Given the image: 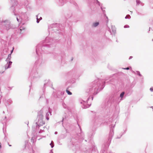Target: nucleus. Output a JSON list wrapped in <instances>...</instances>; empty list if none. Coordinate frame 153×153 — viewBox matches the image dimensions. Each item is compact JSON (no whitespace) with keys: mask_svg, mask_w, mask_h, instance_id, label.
<instances>
[{"mask_svg":"<svg viewBox=\"0 0 153 153\" xmlns=\"http://www.w3.org/2000/svg\"><path fill=\"white\" fill-rule=\"evenodd\" d=\"M109 78L110 79L106 78L104 80L100 79L99 78L95 80L91 84V86L86 90V92L90 95V96L87 98L86 101L82 100H79L80 103L82 104V108L85 109L89 107L91 103H88V101L90 99L92 100L94 97L93 95H95L100 91L102 90L105 86V84H112L115 85L116 82L117 83V80L118 79V76L117 74H115L110 76Z\"/></svg>","mask_w":153,"mask_h":153,"instance_id":"1","label":"nucleus"},{"mask_svg":"<svg viewBox=\"0 0 153 153\" xmlns=\"http://www.w3.org/2000/svg\"><path fill=\"white\" fill-rule=\"evenodd\" d=\"M55 41L52 38L47 37L43 42V44H39L36 47V50L37 54L39 56V58L36 60L35 62V66H40L43 62L41 55L40 54L43 53H47L44 51H46L48 48H51L55 46Z\"/></svg>","mask_w":153,"mask_h":153,"instance_id":"2","label":"nucleus"},{"mask_svg":"<svg viewBox=\"0 0 153 153\" xmlns=\"http://www.w3.org/2000/svg\"><path fill=\"white\" fill-rule=\"evenodd\" d=\"M125 92L123 91L121 93L120 97L117 93H114L111 95L107 102H104L102 105V108L105 110L108 115L110 113L112 110V104L115 102L119 104L120 102L124 99V97Z\"/></svg>","mask_w":153,"mask_h":153,"instance_id":"3","label":"nucleus"},{"mask_svg":"<svg viewBox=\"0 0 153 153\" xmlns=\"http://www.w3.org/2000/svg\"><path fill=\"white\" fill-rule=\"evenodd\" d=\"M78 126L80 129V133L76 134L73 135L71 139L70 142L73 145V147H75V148H79L78 144L80 143L82 140H84V135L83 133L82 132L81 127L78 124Z\"/></svg>","mask_w":153,"mask_h":153,"instance_id":"4","label":"nucleus"},{"mask_svg":"<svg viewBox=\"0 0 153 153\" xmlns=\"http://www.w3.org/2000/svg\"><path fill=\"white\" fill-rule=\"evenodd\" d=\"M38 70L37 68H31L30 70L28 79L31 84L37 82L41 77L38 73Z\"/></svg>","mask_w":153,"mask_h":153,"instance_id":"5","label":"nucleus"},{"mask_svg":"<svg viewBox=\"0 0 153 153\" xmlns=\"http://www.w3.org/2000/svg\"><path fill=\"white\" fill-rule=\"evenodd\" d=\"M115 124L114 126H111L110 127V131L107 140L105 141L103 144L102 145V148L104 150V152L103 153H108L106 151L108 149L109 146L111 143L112 138L114 134V128L115 127ZM109 153H114L112 152H109Z\"/></svg>","mask_w":153,"mask_h":153,"instance_id":"6","label":"nucleus"},{"mask_svg":"<svg viewBox=\"0 0 153 153\" xmlns=\"http://www.w3.org/2000/svg\"><path fill=\"white\" fill-rule=\"evenodd\" d=\"M43 111L42 109H41L38 112V115L36 118L37 121L36 123V130L37 131L39 129L40 127L45 123V122L44 120V117L43 114Z\"/></svg>","mask_w":153,"mask_h":153,"instance_id":"7","label":"nucleus"},{"mask_svg":"<svg viewBox=\"0 0 153 153\" xmlns=\"http://www.w3.org/2000/svg\"><path fill=\"white\" fill-rule=\"evenodd\" d=\"M1 23L3 29L7 31L14 29L15 28V26L11 24L10 21L7 20H2Z\"/></svg>","mask_w":153,"mask_h":153,"instance_id":"8","label":"nucleus"},{"mask_svg":"<svg viewBox=\"0 0 153 153\" xmlns=\"http://www.w3.org/2000/svg\"><path fill=\"white\" fill-rule=\"evenodd\" d=\"M60 24L57 23H53L51 24L49 27V30L53 31V32L60 33L59 30V29Z\"/></svg>","mask_w":153,"mask_h":153,"instance_id":"9","label":"nucleus"},{"mask_svg":"<svg viewBox=\"0 0 153 153\" xmlns=\"http://www.w3.org/2000/svg\"><path fill=\"white\" fill-rule=\"evenodd\" d=\"M44 85L42 88V90L44 94L46 88L47 86H49L53 89H54V88L53 86L52 83L50 79L45 80L44 81Z\"/></svg>","mask_w":153,"mask_h":153,"instance_id":"10","label":"nucleus"},{"mask_svg":"<svg viewBox=\"0 0 153 153\" xmlns=\"http://www.w3.org/2000/svg\"><path fill=\"white\" fill-rule=\"evenodd\" d=\"M51 56L53 59H58L59 56H60V59L62 62L65 56V53L64 52H63L61 53H60L58 52H54L52 53Z\"/></svg>","mask_w":153,"mask_h":153,"instance_id":"11","label":"nucleus"},{"mask_svg":"<svg viewBox=\"0 0 153 153\" xmlns=\"http://www.w3.org/2000/svg\"><path fill=\"white\" fill-rule=\"evenodd\" d=\"M21 20V24L22 25H24L26 22L28 20V17L26 12H22L20 14Z\"/></svg>","mask_w":153,"mask_h":153,"instance_id":"12","label":"nucleus"},{"mask_svg":"<svg viewBox=\"0 0 153 153\" xmlns=\"http://www.w3.org/2000/svg\"><path fill=\"white\" fill-rule=\"evenodd\" d=\"M66 1H69L70 3L72 4L75 6L77 5V4L74 0H56V1L59 4V5L62 6L64 4Z\"/></svg>","mask_w":153,"mask_h":153,"instance_id":"13","label":"nucleus"},{"mask_svg":"<svg viewBox=\"0 0 153 153\" xmlns=\"http://www.w3.org/2000/svg\"><path fill=\"white\" fill-rule=\"evenodd\" d=\"M76 74V73L75 72V71L72 70L67 73L66 76L69 78H74Z\"/></svg>","mask_w":153,"mask_h":153,"instance_id":"14","label":"nucleus"},{"mask_svg":"<svg viewBox=\"0 0 153 153\" xmlns=\"http://www.w3.org/2000/svg\"><path fill=\"white\" fill-rule=\"evenodd\" d=\"M52 94V97H53V98H59L60 96V94H59V92L60 91L59 90H56L54 89Z\"/></svg>","mask_w":153,"mask_h":153,"instance_id":"15","label":"nucleus"},{"mask_svg":"<svg viewBox=\"0 0 153 153\" xmlns=\"http://www.w3.org/2000/svg\"><path fill=\"white\" fill-rule=\"evenodd\" d=\"M25 27L24 26H20L19 29H17L16 30L18 33L20 34L24 33L25 31Z\"/></svg>","mask_w":153,"mask_h":153,"instance_id":"16","label":"nucleus"},{"mask_svg":"<svg viewBox=\"0 0 153 153\" xmlns=\"http://www.w3.org/2000/svg\"><path fill=\"white\" fill-rule=\"evenodd\" d=\"M52 112V109L51 108H49L48 111L47 112H46V115H45L46 119L47 120H48L49 119V114H50V115H51Z\"/></svg>","mask_w":153,"mask_h":153,"instance_id":"17","label":"nucleus"},{"mask_svg":"<svg viewBox=\"0 0 153 153\" xmlns=\"http://www.w3.org/2000/svg\"><path fill=\"white\" fill-rule=\"evenodd\" d=\"M66 130V133L65 134H62L59 136L60 139H63L65 138L67 136V133L68 132L67 130L65 128Z\"/></svg>","mask_w":153,"mask_h":153,"instance_id":"18","label":"nucleus"},{"mask_svg":"<svg viewBox=\"0 0 153 153\" xmlns=\"http://www.w3.org/2000/svg\"><path fill=\"white\" fill-rule=\"evenodd\" d=\"M127 128H126L125 130H123V132H122L121 133H120L119 135H117V139H120L121 137L123 136V135L126 133V131H127Z\"/></svg>","mask_w":153,"mask_h":153,"instance_id":"19","label":"nucleus"},{"mask_svg":"<svg viewBox=\"0 0 153 153\" xmlns=\"http://www.w3.org/2000/svg\"><path fill=\"white\" fill-rule=\"evenodd\" d=\"M36 22L38 23L39 22L40 20H42V18L41 16L39 17V14L36 15Z\"/></svg>","mask_w":153,"mask_h":153,"instance_id":"20","label":"nucleus"},{"mask_svg":"<svg viewBox=\"0 0 153 153\" xmlns=\"http://www.w3.org/2000/svg\"><path fill=\"white\" fill-rule=\"evenodd\" d=\"M99 24V22H94L93 23L92 25V27H96L97 26H98Z\"/></svg>","mask_w":153,"mask_h":153,"instance_id":"21","label":"nucleus"},{"mask_svg":"<svg viewBox=\"0 0 153 153\" xmlns=\"http://www.w3.org/2000/svg\"><path fill=\"white\" fill-rule=\"evenodd\" d=\"M62 105L64 108L67 109L68 110L70 111L71 110L70 109V108L69 107H68L66 104L65 103H63L62 104Z\"/></svg>","mask_w":153,"mask_h":153,"instance_id":"22","label":"nucleus"},{"mask_svg":"<svg viewBox=\"0 0 153 153\" xmlns=\"http://www.w3.org/2000/svg\"><path fill=\"white\" fill-rule=\"evenodd\" d=\"M132 73H134L135 74H137V75L141 77L142 76V75L140 74V72L139 71H136V72L132 71Z\"/></svg>","mask_w":153,"mask_h":153,"instance_id":"23","label":"nucleus"},{"mask_svg":"<svg viewBox=\"0 0 153 153\" xmlns=\"http://www.w3.org/2000/svg\"><path fill=\"white\" fill-rule=\"evenodd\" d=\"M13 103V101L12 100L10 99H9L7 100V103L9 105H10Z\"/></svg>","mask_w":153,"mask_h":153,"instance_id":"24","label":"nucleus"},{"mask_svg":"<svg viewBox=\"0 0 153 153\" xmlns=\"http://www.w3.org/2000/svg\"><path fill=\"white\" fill-rule=\"evenodd\" d=\"M65 118V119L66 118V116H65L64 117H62V120L61 121L59 122H58V123H60L61 122H62V126L63 127H64V126H63V121H64Z\"/></svg>","mask_w":153,"mask_h":153,"instance_id":"25","label":"nucleus"},{"mask_svg":"<svg viewBox=\"0 0 153 153\" xmlns=\"http://www.w3.org/2000/svg\"><path fill=\"white\" fill-rule=\"evenodd\" d=\"M66 92L67 93V94L69 95H71L72 94V93L68 90V88H67L66 90Z\"/></svg>","mask_w":153,"mask_h":153,"instance_id":"26","label":"nucleus"},{"mask_svg":"<svg viewBox=\"0 0 153 153\" xmlns=\"http://www.w3.org/2000/svg\"><path fill=\"white\" fill-rule=\"evenodd\" d=\"M95 134V133H94V132H92L91 134H90V135H89L88 136L89 137V140H91V137H92V136L94 135Z\"/></svg>","mask_w":153,"mask_h":153,"instance_id":"27","label":"nucleus"},{"mask_svg":"<svg viewBox=\"0 0 153 153\" xmlns=\"http://www.w3.org/2000/svg\"><path fill=\"white\" fill-rule=\"evenodd\" d=\"M14 6H15V4H13L10 7V9L13 10V11H14L16 10V8H15L16 7H14Z\"/></svg>","mask_w":153,"mask_h":153,"instance_id":"28","label":"nucleus"},{"mask_svg":"<svg viewBox=\"0 0 153 153\" xmlns=\"http://www.w3.org/2000/svg\"><path fill=\"white\" fill-rule=\"evenodd\" d=\"M45 127H44L43 128V129H41L39 131V134H41L42 133L44 132V129L45 128Z\"/></svg>","mask_w":153,"mask_h":153,"instance_id":"29","label":"nucleus"},{"mask_svg":"<svg viewBox=\"0 0 153 153\" xmlns=\"http://www.w3.org/2000/svg\"><path fill=\"white\" fill-rule=\"evenodd\" d=\"M111 29L112 30V32L114 33H115L116 32V29L114 27H113V26H111Z\"/></svg>","mask_w":153,"mask_h":153,"instance_id":"30","label":"nucleus"},{"mask_svg":"<svg viewBox=\"0 0 153 153\" xmlns=\"http://www.w3.org/2000/svg\"><path fill=\"white\" fill-rule=\"evenodd\" d=\"M136 2L137 3L136 5L137 6L139 5L140 4H141V2L139 0H136Z\"/></svg>","mask_w":153,"mask_h":153,"instance_id":"31","label":"nucleus"},{"mask_svg":"<svg viewBox=\"0 0 153 153\" xmlns=\"http://www.w3.org/2000/svg\"><path fill=\"white\" fill-rule=\"evenodd\" d=\"M122 69L126 70H131L132 69V68H122Z\"/></svg>","mask_w":153,"mask_h":153,"instance_id":"32","label":"nucleus"},{"mask_svg":"<svg viewBox=\"0 0 153 153\" xmlns=\"http://www.w3.org/2000/svg\"><path fill=\"white\" fill-rule=\"evenodd\" d=\"M65 93V91H60V92H59V94H60V96L63 95Z\"/></svg>","mask_w":153,"mask_h":153,"instance_id":"33","label":"nucleus"},{"mask_svg":"<svg viewBox=\"0 0 153 153\" xmlns=\"http://www.w3.org/2000/svg\"><path fill=\"white\" fill-rule=\"evenodd\" d=\"M12 63V62L11 61H10L8 63H7V67H10V66L11 65ZM5 67H6V66Z\"/></svg>","mask_w":153,"mask_h":153,"instance_id":"34","label":"nucleus"},{"mask_svg":"<svg viewBox=\"0 0 153 153\" xmlns=\"http://www.w3.org/2000/svg\"><path fill=\"white\" fill-rule=\"evenodd\" d=\"M4 68V70L3 71H0V74H3L4 72V71L6 70L7 69L9 68Z\"/></svg>","mask_w":153,"mask_h":153,"instance_id":"35","label":"nucleus"},{"mask_svg":"<svg viewBox=\"0 0 153 153\" xmlns=\"http://www.w3.org/2000/svg\"><path fill=\"white\" fill-rule=\"evenodd\" d=\"M97 2H96V4H98L99 6H102V4L100 2L98 1V0H96Z\"/></svg>","mask_w":153,"mask_h":153,"instance_id":"36","label":"nucleus"},{"mask_svg":"<svg viewBox=\"0 0 153 153\" xmlns=\"http://www.w3.org/2000/svg\"><path fill=\"white\" fill-rule=\"evenodd\" d=\"M130 18L131 16L129 14L127 15L125 17L126 19H130Z\"/></svg>","mask_w":153,"mask_h":153,"instance_id":"37","label":"nucleus"},{"mask_svg":"<svg viewBox=\"0 0 153 153\" xmlns=\"http://www.w3.org/2000/svg\"><path fill=\"white\" fill-rule=\"evenodd\" d=\"M93 121L94 123H97V122H99V120H98L96 119V117H94V119H93Z\"/></svg>","mask_w":153,"mask_h":153,"instance_id":"38","label":"nucleus"},{"mask_svg":"<svg viewBox=\"0 0 153 153\" xmlns=\"http://www.w3.org/2000/svg\"><path fill=\"white\" fill-rule=\"evenodd\" d=\"M19 17H20V16ZM16 19L17 21L18 22H21V18L19 17V19L18 17H16Z\"/></svg>","mask_w":153,"mask_h":153,"instance_id":"39","label":"nucleus"},{"mask_svg":"<svg viewBox=\"0 0 153 153\" xmlns=\"http://www.w3.org/2000/svg\"><path fill=\"white\" fill-rule=\"evenodd\" d=\"M11 1L12 2H14L15 3V4L16 5V6H17V2H15V1H16L15 0H11Z\"/></svg>","mask_w":153,"mask_h":153,"instance_id":"40","label":"nucleus"},{"mask_svg":"<svg viewBox=\"0 0 153 153\" xmlns=\"http://www.w3.org/2000/svg\"><path fill=\"white\" fill-rule=\"evenodd\" d=\"M100 7H101V9L102 10L103 13L104 14L105 13V10H103L102 6H101Z\"/></svg>","mask_w":153,"mask_h":153,"instance_id":"41","label":"nucleus"},{"mask_svg":"<svg viewBox=\"0 0 153 153\" xmlns=\"http://www.w3.org/2000/svg\"><path fill=\"white\" fill-rule=\"evenodd\" d=\"M129 27V26L128 25H125L124 26V27L125 28H128V27Z\"/></svg>","mask_w":153,"mask_h":153,"instance_id":"42","label":"nucleus"},{"mask_svg":"<svg viewBox=\"0 0 153 153\" xmlns=\"http://www.w3.org/2000/svg\"><path fill=\"white\" fill-rule=\"evenodd\" d=\"M46 103L47 104H48L49 103V100L48 99H46Z\"/></svg>","mask_w":153,"mask_h":153,"instance_id":"43","label":"nucleus"},{"mask_svg":"<svg viewBox=\"0 0 153 153\" xmlns=\"http://www.w3.org/2000/svg\"><path fill=\"white\" fill-rule=\"evenodd\" d=\"M50 145H51V147L52 148H53L54 146V145L53 144H52L51 143H50Z\"/></svg>","mask_w":153,"mask_h":153,"instance_id":"44","label":"nucleus"},{"mask_svg":"<svg viewBox=\"0 0 153 153\" xmlns=\"http://www.w3.org/2000/svg\"><path fill=\"white\" fill-rule=\"evenodd\" d=\"M50 145H51V147L52 148H53L54 146V145L53 144H52L51 143H50Z\"/></svg>","mask_w":153,"mask_h":153,"instance_id":"45","label":"nucleus"},{"mask_svg":"<svg viewBox=\"0 0 153 153\" xmlns=\"http://www.w3.org/2000/svg\"><path fill=\"white\" fill-rule=\"evenodd\" d=\"M50 145H51V147L52 148H53L54 146V145L53 144H52L51 143H50Z\"/></svg>","mask_w":153,"mask_h":153,"instance_id":"46","label":"nucleus"},{"mask_svg":"<svg viewBox=\"0 0 153 153\" xmlns=\"http://www.w3.org/2000/svg\"><path fill=\"white\" fill-rule=\"evenodd\" d=\"M11 54H9L8 55V59H10L11 58Z\"/></svg>","mask_w":153,"mask_h":153,"instance_id":"47","label":"nucleus"},{"mask_svg":"<svg viewBox=\"0 0 153 153\" xmlns=\"http://www.w3.org/2000/svg\"><path fill=\"white\" fill-rule=\"evenodd\" d=\"M150 90L152 92H153V87H151L150 88Z\"/></svg>","mask_w":153,"mask_h":153,"instance_id":"48","label":"nucleus"},{"mask_svg":"<svg viewBox=\"0 0 153 153\" xmlns=\"http://www.w3.org/2000/svg\"><path fill=\"white\" fill-rule=\"evenodd\" d=\"M28 4V1H26V2L25 4V5H26V6H27Z\"/></svg>","mask_w":153,"mask_h":153,"instance_id":"49","label":"nucleus"},{"mask_svg":"<svg viewBox=\"0 0 153 153\" xmlns=\"http://www.w3.org/2000/svg\"><path fill=\"white\" fill-rule=\"evenodd\" d=\"M53 149L51 150L49 153H53Z\"/></svg>","mask_w":153,"mask_h":153,"instance_id":"50","label":"nucleus"},{"mask_svg":"<svg viewBox=\"0 0 153 153\" xmlns=\"http://www.w3.org/2000/svg\"><path fill=\"white\" fill-rule=\"evenodd\" d=\"M140 5H141L142 6H143L144 5V3H143L141 2V4H140Z\"/></svg>","mask_w":153,"mask_h":153,"instance_id":"51","label":"nucleus"},{"mask_svg":"<svg viewBox=\"0 0 153 153\" xmlns=\"http://www.w3.org/2000/svg\"><path fill=\"white\" fill-rule=\"evenodd\" d=\"M13 49H14V48H13V49L11 51V52H10L11 54L13 53Z\"/></svg>","mask_w":153,"mask_h":153,"instance_id":"52","label":"nucleus"},{"mask_svg":"<svg viewBox=\"0 0 153 153\" xmlns=\"http://www.w3.org/2000/svg\"><path fill=\"white\" fill-rule=\"evenodd\" d=\"M132 57H133L132 56H130L129 57V59H131L132 58Z\"/></svg>","mask_w":153,"mask_h":153,"instance_id":"53","label":"nucleus"},{"mask_svg":"<svg viewBox=\"0 0 153 153\" xmlns=\"http://www.w3.org/2000/svg\"><path fill=\"white\" fill-rule=\"evenodd\" d=\"M58 134V132L57 131H55L54 132V134Z\"/></svg>","mask_w":153,"mask_h":153,"instance_id":"54","label":"nucleus"},{"mask_svg":"<svg viewBox=\"0 0 153 153\" xmlns=\"http://www.w3.org/2000/svg\"><path fill=\"white\" fill-rule=\"evenodd\" d=\"M71 82L72 83H74L75 82V80H73V81H72Z\"/></svg>","mask_w":153,"mask_h":153,"instance_id":"55","label":"nucleus"},{"mask_svg":"<svg viewBox=\"0 0 153 153\" xmlns=\"http://www.w3.org/2000/svg\"><path fill=\"white\" fill-rule=\"evenodd\" d=\"M106 18H107V21H106V22H107V23H108V18L107 17V16H106Z\"/></svg>","mask_w":153,"mask_h":153,"instance_id":"56","label":"nucleus"},{"mask_svg":"<svg viewBox=\"0 0 153 153\" xmlns=\"http://www.w3.org/2000/svg\"><path fill=\"white\" fill-rule=\"evenodd\" d=\"M137 14L138 15H140V14H141V13H139V12H137Z\"/></svg>","mask_w":153,"mask_h":153,"instance_id":"57","label":"nucleus"},{"mask_svg":"<svg viewBox=\"0 0 153 153\" xmlns=\"http://www.w3.org/2000/svg\"><path fill=\"white\" fill-rule=\"evenodd\" d=\"M73 59V57H72L71 58V61H72Z\"/></svg>","mask_w":153,"mask_h":153,"instance_id":"58","label":"nucleus"},{"mask_svg":"<svg viewBox=\"0 0 153 153\" xmlns=\"http://www.w3.org/2000/svg\"><path fill=\"white\" fill-rule=\"evenodd\" d=\"M8 145H9V146H12V145H10V144H9V143H8Z\"/></svg>","mask_w":153,"mask_h":153,"instance_id":"59","label":"nucleus"},{"mask_svg":"<svg viewBox=\"0 0 153 153\" xmlns=\"http://www.w3.org/2000/svg\"><path fill=\"white\" fill-rule=\"evenodd\" d=\"M150 108H152L153 109V106H151L150 107Z\"/></svg>","mask_w":153,"mask_h":153,"instance_id":"60","label":"nucleus"},{"mask_svg":"<svg viewBox=\"0 0 153 153\" xmlns=\"http://www.w3.org/2000/svg\"><path fill=\"white\" fill-rule=\"evenodd\" d=\"M31 85H30L29 86V87H30V88H31Z\"/></svg>","mask_w":153,"mask_h":153,"instance_id":"61","label":"nucleus"},{"mask_svg":"<svg viewBox=\"0 0 153 153\" xmlns=\"http://www.w3.org/2000/svg\"><path fill=\"white\" fill-rule=\"evenodd\" d=\"M8 88H10V89H12V88H11L10 87H8Z\"/></svg>","mask_w":153,"mask_h":153,"instance_id":"62","label":"nucleus"},{"mask_svg":"<svg viewBox=\"0 0 153 153\" xmlns=\"http://www.w3.org/2000/svg\"><path fill=\"white\" fill-rule=\"evenodd\" d=\"M85 141H86V142H87V140H85Z\"/></svg>","mask_w":153,"mask_h":153,"instance_id":"63","label":"nucleus"},{"mask_svg":"<svg viewBox=\"0 0 153 153\" xmlns=\"http://www.w3.org/2000/svg\"><path fill=\"white\" fill-rule=\"evenodd\" d=\"M96 117V119H97V118H98V117Z\"/></svg>","mask_w":153,"mask_h":153,"instance_id":"64","label":"nucleus"}]
</instances>
